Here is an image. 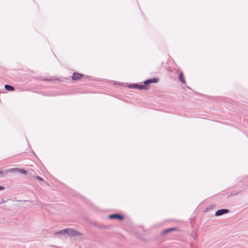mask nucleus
I'll list each match as a JSON object with an SVG mask.
<instances>
[{"mask_svg":"<svg viewBox=\"0 0 248 248\" xmlns=\"http://www.w3.org/2000/svg\"><path fill=\"white\" fill-rule=\"evenodd\" d=\"M158 80L156 78H153L151 79H148L144 81V84H130L128 86V87L130 88L134 89H144L148 90L149 87L147 86V85L151 83H156Z\"/></svg>","mask_w":248,"mask_h":248,"instance_id":"f257e3e1","label":"nucleus"},{"mask_svg":"<svg viewBox=\"0 0 248 248\" xmlns=\"http://www.w3.org/2000/svg\"><path fill=\"white\" fill-rule=\"evenodd\" d=\"M18 172L23 174H26V171L23 169H20L17 168H13L5 170V173H10L13 172Z\"/></svg>","mask_w":248,"mask_h":248,"instance_id":"f03ea898","label":"nucleus"},{"mask_svg":"<svg viewBox=\"0 0 248 248\" xmlns=\"http://www.w3.org/2000/svg\"><path fill=\"white\" fill-rule=\"evenodd\" d=\"M83 77V75L82 74L75 72L73 73V76H72V79L73 80H79L81 79Z\"/></svg>","mask_w":248,"mask_h":248,"instance_id":"7ed1b4c3","label":"nucleus"},{"mask_svg":"<svg viewBox=\"0 0 248 248\" xmlns=\"http://www.w3.org/2000/svg\"><path fill=\"white\" fill-rule=\"evenodd\" d=\"M62 231L68 233L70 235H72L76 236V235H79V233H78L76 231H75L72 229H65V230H62Z\"/></svg>","mask_w":248,"mask_h":248,"instance_id":"20e7f679","label":"nucleus"},{"mask_svg":"<svg viewBox=\"0 0 248 248\" xmlns=\"http://www.w3.org/2000/svg\"><path fill=\"white\" fill-rule=\"evenodd\" d=\"M109 217L110 219H118L119 220H122L124 219V217L122 216L119 214H112L110 215L109 216Z\"/></svg>","mask_w":248,"mask_h":248,"instance_id":"39448f33","label":"nucleus"},{"mask_svg":"<svg viewBox=\"0 0 248 248\" xmlns=\"http://www.w3.org/2000/svg\"><path fill=\"white\" fill-rule=\"evenodd\" d=\"M228 212H229V210L228 209H220V210H217L216 212L215 215L216 216H221L224 214L227 213Z\"/></svg>","mask_w":248,"mask_h":248,"instance_id":"423d86ee","label":"nucleus"},{"mask_svg":"<svg viewBox=\"0 0 248 248\" xmlns=\"http://www.w3.org/2000/svg\"><path fill=\"white\" fill-rule=\"evenodd\" d=\"M179 79L183 83L186 84V82L185 79V77L183 75V73L182 72H180V73Z\"/></svg>","mask_w":248,"mask_h":248,"instance_id":"0eeeda50","label":"nucleus"},{"mask_svg":"<svg viewBox=\"0 0 248 248\" xmlns=\"http://www.w3.org/2000/svg\"><path fill=\"white\" fill-rule=\"evenodd\" d=\"M176 230H177L176 228H170V229H167V230H165L162 233L163 234H166V233H169V232H170L176 231Z\"/></svg>","mask_w":248,"mask_h":248,"instance_id":"6e6552de","label":"nucleus"},{"mask_svg":"<svg viewBox=\"0 0 248 248\" xmlns=\"http://www.w3.org/2000/svg\"><path fill=\"white\" fill-rule=\"evenodd\" d=\"M4 88L7 91H13L14 90V88L13 86L9 85H5Z\"/></svg>","mask_w":248,"mask_h":248,"instance_id":"1a4fd4ad","label":"nucleus"},{"mask_svg":"<svg viewBox=\"0 0 248 248\" xmlns=\"http://www.w3.org/2000/svg\"><path fill=\"white\" fill-rule=\"evenodd\" d=\"M5 173V170L4 171L0 170V177L3 176L4 174Z\"/></svg>","mask_w":248,"mask_h":248,"instance_id":"9d476101","label":"nucleus"},{"mask_svg":"<svg viewBox=\"0 0 248 248\" xmlns=\"http://www.w3.org/2000/svg\"><path fill=\"white\" fill-rule=\"evenodd\" d=\"M35 178H36L37 179H38V180H39V181H43V178H41V177H39V176H36Z\"/></svg>","mask_w":248,"mask_h":248,"instance_id":"9b49d317","label":"nucleus"},{"mask_svg":"<svg viewBox=\"0 0 248 248\" xmlns=\"http://www.w3.org/2000/svg\"><path fill=\"white\" fill-rule=\"evenodd\" d=\"M4 187L3 186H0V190H3Z\"/></svg>","mask_w":248,"mask_h":248,"instance_id":"f8f14e48","label":"nucleus"}]
</instances>
